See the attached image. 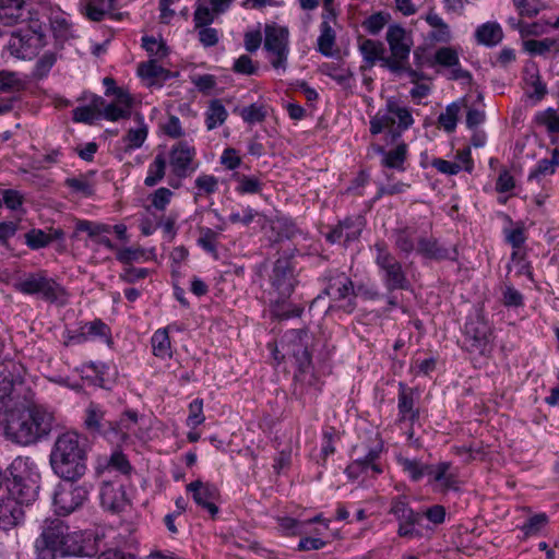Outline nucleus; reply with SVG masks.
Listing matches in <instances>:
<instances>
[{
  "mask_svg": "<svg viewBox=\"0 0 559 559\" xmlns=\"http://www.w3.org/2000/svg\"><path fill=\"white\" fill-rule=\"evenodd\" d=\"M103 535L70 531L60 519L44 522L43 532L36 539L39 559H53L56 556H94L99 549Z\"/></svg>",
  "mask_w": 559,
  "mask_h": 559,
  "instance_id": "obj_1",
  "label": "nucleus"
},
{
  "mask_svg": "<svg viewBox=\"0 0 559 559\" xmlns=\"http://www.w3.org/2000/svg\"><path fill=\"white\" fill-rule=\"evenodd\" d=\"M55 421L53 413L41 405H26L24 401L4 418V433L11 441L28 445L48 436Z\"/></svg>",
  "mask_w": 559,
  "mask_h": 559,
  "instance_id": "obj_2",
  "label": "nucleus"
},
{
  "mask_svg": "<svg viewBox=\"0 0 559 559\" xmlns=\"http://www.w3.org/2000/svg\"><path fill=\"white\" fill-rule=\"evenodd\" d=\"M53 473L66 481H76L87 469L86 440L74 431L57 437L49 456Z\"/></svg>",
  "mask_w": 559,
  "mask_h": 559,
  "instance_id": "obj_3",
  "label": "nucleus"
},
{
  "mask_svg": "<svg viewBox=\"0 0 559 559\" xmlns=\"http://www.w3.org/2000/svg\"><path fill=\"white\" fill-rule=\"evenodd\" d=\"M15 288L25 295H36L49 302H67L66 289L46 272L28 273L19 280Z\"/></svg>",
  "mask_w": 559,
  "mask_h": 559,
  "instance_id": "obj_4",
  "label": "nucleus"
},
{
  "mask_svg": "<svg viewBox=\"0 0 559 559\" xmlns=\"http://www.w3.org/2000/svg\"><path fill=\"white\" fill-rule=\"evenodd\" d=\"M386 41L390 46L391 56L384 60V67L396 74L406 72L412 81H416L417 72L412 70L407 63L411 41L404 28L399 25H391L386 31Z\"/></svg>",
  "mask_w": 559,
  "mask_h": 559,
  "instance_id": "obj_5",
  "label": "nucleus"
},
{
  "mask_svg": "<svg viewBox=\"0 0 559 559\" xmlns=\"http://www.w3.org/2000/svg\"><path fill=\"white\" fill-rule=\"evenodd\" d=\"M414 123V118L412 116L411 110L401 105L396 99L389 98L385 103V107L380 109L371 119H370V132L376 135L381 133L384 130H389L396 124V134L393 136H397L401 132L411 128Z\"/></svg>",
  "mask_w": 559,
  "mask_h": 559,
  "instance_id": "obj_6",
  "label": "nucleus"
},
{
  "mask_svg": "<svg viewBox=\"0 0 559 559\" xmlns=\"http://www.w3.org/2000/svg\"><path fill=\"white\" fill-rule=\"evenodd\" d=\"M376 264L383 274V282L388 290L405 289L408 287L406 275L401 263L389 251L384 242L374 245Z\"/></svg>",
  "mask_w": 559,
  "mask_h": 559,
  "instance_id": "obj_7",
  "label": "nucleus"
},
{
  "mask_svg": "<svg viewBox=\"0 0 559 559\" xmlns=\"http://www.w3.org/2000/svg\"><path fill=\"white\" fill-rule=\"evenodd\" d=\"M90 486L67 481L59 485L53 495L55 510L59 515H68L81 508L87 500Z\"/></svg>",
  "mask_w": 559,
  "mask_h": 559,
  "instance_id": "obj_8",
  "label": "nucleus"
},
{
  "mask_svg": "<svg viewBox=\"0 0 559 559\" xmlns=\"http://www.w3.org/2000/svg\"><path fill=\"white\" fill-rule=\"evenodd\" d=\"M288 29L276 25L265 26L264 48L269 52L273 68L286 70L288 48Z\"/></svg>",
  "mask_w": 559,
  "mask_h": 559,
  "instance_id": "obj_9",
  "label": "nucleus"
},
{
  "mask_svg": "<svg viewBox=\"0 0 559 559\" xmlns=\"http://www.w3.org/2000/svg\"><path fill=\"white\" fill-rule=\"evenodd\" d=\"M271 281V295L276 304L283 302L294 292L296 280L292 263L288 259H278L273 266Z\"/></svg>",
  "mask_w": 559,
  "mask_h": 559,
  "instance_id": "obj_10",
  "label": "nucleus"
},
{
  "mask_svg": "<svg viewBox=\"0 0 559 559\" xmlns=\"http://www.w3.org/2000/svg\"><path fill=\"white\" fill-rule=\"evenodd\" d=\"M465 342L469 352L485 354L489 349L491 329L480 312H476L465 324Z\"/></svg>",
  "mask_w": 559,
  "mask_h": 559,
  "instance_id": "obj_11",
  "label": "nucleus"
},
{
  "mask_svg": "<svg viewBox=\"0 0 559 559\" xmlns=\"http://www.w3.org/2000/svg\"><path fill=\"white\" fill-rule=\"evenodd\" d=\"M310 336L307 331L293 330L285 334L283 340V349L287 355H290L298 365L300 372H306L310 369L311 355L308 350Z\"/></svg>",
  "mask_w": 559,
  "mask_h": 559,
  "instance_id": "obj_12",
  "label": "nucleus"
},
{
  "mask_svg": "<svg viewBox=\"0 0 559 559\" xmlns=\"http://www.w3.org/2000/svg\"><path fill=\"white\" fill-rule=\"evenodd\" d=\"M99 497L103 508L114 513L122 512L130 503L124 484L119 477L104 479Z\"/></svg>",
  "mask_w": 559,
  "mask_h": 559,
  "instance_id": "obj_13",
  "label": "nucleus"
},
{
  "mask_svg": "<svg viewBox=\"0 0 559 559\" xmlns=\"http://www.w3.org/2000/svg\"><path fill=\"white\" fill-rule=\"evenodd\" d=\"M45 45L39 35L20 29L12 34L7 48L11 56L25 60L34 58Z\"/></svg>",
  "mask_w": 559,
  "mask_h": 559,
  "instance_id": "obj_14",
  "label": "nucleus"
},
{
  "mask_svg": "<svg viewBox=\"0 0 559 559\" xmlns=\"http://www.w3.org/2000/svg\"><path fill=\"white\" fill-rule=\"evenodd\" d=\"M325 293L334 301H344L340 308L345 312L350 313L355 309L353 282L344 273L330 278Z\"/></svg>",
  "mask_w": 559,
  "mask_h": 559,
  "instance_id": "obj_15",
  "label": "nucleus"
},
{
  "mask_svg": "<svg viewBox=\"0 0 559 559\" xmlns=\"http://www.w3.org/2000/svg\"><path fill=\"white\" fill-rule=\"evenodd\" d=\"M187 490L192 493V498L199 507L205 509L213 518L217 514L218 508L215 502L219 492L214 485L195 480L187 485Z\"/></svg>",
  "mask_w": 559,
  "mask_h": 559,
  "instance_id": "obj_16",
  "label": "nucleus"
},
{
  "mask_svg": "<svg viewBox=\"0 0 559 559\" xmlns=\"http://www.w3.org/2000/svg\"><path fill=\"white\" fill-rule=\"evenodd\" d=\"M365 227V219L362 216H355L346 218L340 223L334 229L326 234V239L331 242H341L347 246L349 242L359 238Z\"/></svg>",
  "mask_w": 559,
  "mask_h": 559,
  "instance_id": "obj_17",
  "label": "nucleus"
},
{
  "mask_svg": "<svg viewBox=\"0 0 559 559\" xmlns=\"http://www.w3.org/2000/svg\"><path fill=\"white\" fill-rule=\"evenodd\" d=\"M195 156V150L186 142H179L170 152V166L178 177H185L189 171H193L191 167Z\"/></svg>",
  "mask_w": 559,
  "mask_h": 559,
  "instance_id": "obj_18",
  "label": "nucleus"
},
{
  "mask_svg": "<svg viewBox=\"0 0 559 559\" xmlns=\"http://www.w3.org/2000/svg\"><path fill=\"white\" fill-rule=\"evenodd\" d=\"M107 436L111 442H124L138 425V415L134 412L124 413L119 420L108 421Z\"/></svg>",
  "mask_w": 559,
  "mask_h": 559,
  "instance_id": "obj_19",
  "label": "nucleus"
},
{
  "mask_svg": "<svg viewBox=\"0 0 559 559\" xmlns=\"http://www.w3.org/2000/svg\"><path fill=\"white\" fill-rule=\"evenodd\" d=\"M133 99L123 88H115V100L105 106L103 115L109 121L128 118L131 114Z\"/></svg>",
  "mask_w": 559,
  "mask_h": 559,
  "instance_id": "obj_20",
  "label": "nucleus"
},
{
  "mask_svg": "<svg viewBox=\"0 0 559 559\" xmlns=\"http://www.w3.org/2000/svg\"><path fill=\"white\" fill-rule=\"evenodd\" d=\"M75 229L76 231L86 233L88 237L97 245H102L111 251L116 249V246L107 237V235L111 231L110 225L90 221H78Z\"/></svg>",
  "mask_w": 559,
  "mask_h": 559,
  "instance_id": "obj_21",
  "label": "nucleus"
},
{
  "mask_svg": "<svg viewBox=\"0 0 559 559\" xmlns=\"http://www.w3.org/2000/svg\"><path fill=\"white\" fill-rule=\"evenodd\" d=\"M37 485L33 480H10L8 485L9 497L16 500L22 507L29 504L37 497Z\"/></svg>",
  "mask_w": 559,
  "mask_h": 559,
  "instance_id": "obj_22",
  "label": "nucleus"
},
{
  "mask_svg": "<svg viewBox=\"0 0 559 559\" xmlns=\"http://www.w3.org/2000/svg\"><path fill=\"white\" fill-rule=\"evenodd\" d=\"M23 507L9 496L0 500V528L9 530L23 519Z\"/></svg>",
  "mask_w": 559,
  "mask_h": 559,
  "instance_id": "obj_23",
  "label": "nucleus"
},
{
  "mask_svg": "<svg viewBox=\"0 0 559 559\" xmlns=\"http://www.w3.org/2000/svg\"><path fill=\"white\" fill-rule=\"evenodd\" d=\"M94 337H100L106 343L110 342V330L104 322L99 320L85 323L81 328V332L79 334L69 337L68 343L80 344Z\"/></svg>",
  "mask_w": 559,
  "mask_h": 559,
  "instance_id": "obj_24",
  "label": "nucleus"
},
{
  "mask_svg": "<svg viewBox=\"0 0 559 559\" xmlns=\"http://www.w3.org/2000/svg\"><path fill=\"white\" fill-rule=\"evenodd\" d=\"M4 369L0 371V413L5 416L16 407L22 401L17 394L13 382L4 374Z\"/></svg>",
  "mask_w": 559,
  "mask_h": 559,
  "instance_id": "obj_25",
  "label": "nucleus"
},
{
  "mask_svg": "<svg viewBox=\"0 0 559 559\" xmlns=\"http://www.w3.org/2000/svg\"><path fill=\"white\" fill-rule=\"evenodd\" d=\"M25 243L33 250L47 247L51 241L62 239L64 233L59 228H50L48 231L31 229L25 234Z\"/></svg>",
  "mask_w": 559,
  "mask_h": 559,
  "instance_id": "obj_26",
  "label": "nucleus"
},
{
  "mask_svg": "<svg viewBox=\"0 0 559 559\" xmlns=\"http://www.w3.org/2000/svg\"><path fill=\"white\" fill-rule=\"evenodd\" d=\"M426 22L431 27L428 34V38L432 43L447 44L451 40L452 34L450 26L435 12H429L426 17Z\"/></svg>",
  "mask_w": 559,
  "mask_h": 559,
  "instance_id": "obj_27",
  "label": "nucleus"
},
{
  "mask_svg": "<svg viewBox=\"0 0 559 559\" xmlns=\"http://www.w3.org/2000/svg\"><path fill=\"white\" fill-rule=\"evenodd\" d=\"M36 465L27 456L15 457L9 466V472L12 477L11 480H33Z\"/></svg>",
  "mask_w": 559,
  "mask_h": 559,
  "instance_id": "obj_28",
  "label": "nucleus"
},
{
  "mask_svg": "<svg viewBox=\"0 0 559 559\" xmlns=\"http://www.w3.org/2000/svg\"><path fill=\"white\" fill-rule=\"evenodd\" d=\"M111 472H119L121 475H128L131 472V465L121 452H114L109 459H105V464L98 463L96 467L99 476Z\"/></svg>",
  "mask_w": 559,
  "mask_h": 559,
  "instance_id": "obj_29",
  "label": "nucleus"
},
{
  "mask_svg": "<svg viewBox=\"0 0 559 559\" xmlns=\"http://www.w3.org/2000/svg\"><path fill=\"white\" fill-rule=\"evenodd\" d=\"M417 252L429 259L442 260L451 258L453 250L441 247L433 238H420Z\"/></svg>",
  "mask_w": 559,
  "mask_h": 559,
  "instance_id": "obj_30",
  "label": "nucleus"
},
{
  "mask_svg": "<svg viewBox=\"0 0 559 559\" xmlns=\"http://www.w3.org/2000/svg\"><path fill=\"white\" fill-rule=\"evenodd\" d=\"M25 2L23 0H1L0 20L7 25H13L24 15Z\"/></svg>",
  "mask_w": 559,
  "mask_h": 559,
  "instance_id": "obj_31",
  "label": "nucleus"
},
{
  "mask_svg": "<svg viewBox=\"0 0 559 559\" xmlns=\"http://www.w3.org/2000/svg\"><path fill=\"white\" fill-rule=\"evenodd\" d=\"M147 133V126L143 121H140L135 128H130L121 139L123 143L122 152L130 153L140 148L145 142Z\"/></svg>",
  "mask_w": 559,
  "mask_h": 559,
  "instance_id": "obj_32",
  "label": "nucleus"
},
{
  "mask_svg": "<svg viewBox=\"0 0 559 559\" xmlns=\"http://www.w3.org/2000/svg\"><path fill=\"white\" fill-rule=\"evenodd\" d=\"M204 115L206 129L214 130L227 120L228 111L222 104V100L213 99L209 103Z\"/></svg>",
  "mask_w": 559,
  "mask_h": 559,
  "instance_id": "obj_33",
  "label": "nucleus"
},
{
  "mask_svg": "<svg viewBox=\"0 0 559 559\" xmlns=\"http://www.w3.org/2000/svg\"><path fill=\"white\" fill-rule=\"evenodd\" d=\"M475 36L479 44L496 46L501 41L503 33L499 24L487 22L476 29Z\"/></svg>",
  "mask_w": 559,
  "mask_h": 559,
  "instance_id": "obj_34",
  "label": "nucleus"
},
{
  "mask_svg": "<svg viewBox=\"0 0 559 559\" xmlns=\"http://www.w3.org/2000/svg\"><path fill=\"white\" fill-rule=\"evenodd\" d=\"M359 50L364 57V59L369 63V66H373L376 61H381V66L384 67V47L380 41H376L372 39H364L359 44Z\"/></svg>",
  "mask_w": 559,
  "mask_h": 559,
  "instance_id": "obj_35",
  "label": "nucleus"
},
{
  "mask_svg": "<svg viewBox=\"0 0 559 559\" xmlns=\"http://www.w3.org/2000/svg\"><path fill=\"white\" fill-rule=\"evenodd\" d=\"M154 356L160 359L171 358L173 348L168 335V329H158L151 340Z\"/></svg>",
  "mask_w": 559,
  "mask_h": 559,
  "instance_id": "obj_36",
  "label": "nucleus"
},
{
  "mask_svg": "<svg viewBox=\"0 0 559 559\" xmlns=\"http://www.w3.org/2000/svg\"><path fill=\"white\" fill-rule=\"evenodd\" d=\"M399 412L401 420L414 421L418 417V412L414 408L413 393L404 384H400Z\"/></svg>",
  "mask_w": 559,
  "mask_h": 559,
  "instance_id": "obj_37",
  "label": "nucleus"
},
{
  "mask_svg": "<svg viewBox=\"0 0 559 559\" xmlns=\"http://www.w3.org/2000/svg\"><path fill=\"white\" fill-rule=\"evenodd\" d=\"M104 417L105 413L104 411L94 403H91L88 407L86 408V417H85V427L90 431L103 433L104 436H107V430L104 425Z\"/></svg>",
  "mask_w": 559,
  "mask_h": 559,
  "instance_id": "obj_38",
  "label": "nucleus"
},
{
  "mask_svg": "<svg viewBox=\"0 0 559 559\" xmlns=\"http://www.w3.org/2000/svg\"><path fill=\"white\" fill-rule=\"evenodd\" d=\"M558 166L559 150L555 148L550 159L545 158L538 162L536 168L530 173L528 180L539 182L542 178L552 175Z\"/></svg>",
  "mask_w": 559,
  "mask_h": 559,
  "instance_id": "obj_39",
  "label": "nucleus"
},
{
  "mask_svg": "<svg viewBox=\"0 0 559 559\" xmlns=\"http://www.w3.org/2000/svg\"><path fill=\"white\" fill-rule=\"evenodd\" d=\"M218 178L209 174H201L194 180V199L209 198L218 190Z\"/></svg>",
  "mask_w": 559,
  "mask_h": 559,
  "instance_id": "obj_40",
  "label": "nucleus"
},
{
  "mask_svg": "<svg viewBox=\"0 0 559 559\" xmlns=\"http://www.w3.org/2000/svg\"><path fill=\"white\" fill-rule=\"evenodd\" d=\"M382 166L388 168H394L397 170H404V162L407 154V145L404 143L399 144L395 148L382 152Z\"/></svg>",
  "mask_w": 559,
  "mask_h": 559,
  "instance_id": "obj_41",
  "label": "nucleus"
},
{
  "mask_svg": "<svg viewBox=\"0 0 559 559\" xmlns=\"http://www.w3.org/2000/svg\"><path fill=\"white\" fill-rule=\"evenodd\" d=\"M450 463L441 462L437 465H428L426 468V475L431 480L440 483L443 487L449 488L453 483L454 476L450 473Z\"/></svg>",
  "mask_w": 559,
  "mask_h": 559,
  "instance_id": "obj_42",
  "label": "nucleus"
},
{
  "mask_svg": "<svg viewBox=\"0 0 559 559\" xmlns=\"http://www.w3.org/2000/svg\"><path fill=\"white\" fill-rule=\"evenodd\" d=\"M389 513L394 515L397 522L403 520H409L411 518L420 515V513L415 512L409 507L406 496H397L393 498L391 501Z\"/></svg>",
  "mask_w": 559,
  "mask_h": 559,
  "instance_id": "obj_43",
  "label": "nucleus"
},
{
  "mask_svg": "<svg viewBox=\"0 0 559 559\" xmlns=\"http://www.w3.org/2000/svg\"><path fill=\"white\" fill-rule=\"evenodd\" d=\"M507 239L514 248H516L512 253L511 262L519 266L518 273H522L527 269V265L523 263V255L520 251V246L525 241L524 234L521 229H513L508 234Z\"/></svg>",
  "mask_w": 559,
  "mask_h": 559,
  "instance_id": "obj_44",
  "label": "nucleus"
},
{
  "mask_svg": "<svg viewBox=\"0 0 559 559\" xmlns=\"http://www.w3.org/2000/svg\"><path fill=\"white\" fill-rule=\"evenodd\" d=\"M159 59H152L143 62L138 68V73L144 79L166 80L169 76V71L158 63Z\"/></svg>",
  "mask_w": 559,
  "mask_h": 559,
  "instance_id": "obj_45",
  "label": "nucleus"
},
{
  "mask_svg": "<svg viewBox=\"0 0 559 559\" xmlns=\"http://www.w3.org/2000/svg\"><path fill=\"white\" fill-rule=\"evenodd\" d=\"M112 251L116 252V258L119 262L128 265L133 262L146 261L148 259L146 251L141 247H116Z\"/></svg>",
  "mask_w": 559,
  "mask_h": 559,
  "instance_id": "obj_46",
  "label": "nucleus"
},
{
  "mask_svg": "<svg viewBox=\"0 0 559 559\" xmlns=\"http://www.w3.org/2000/svg\"><path fill=\"white\" fill-rule=\"evenodd\" d=\"M166 160L163 155H157L154 162L150 165L147 176L144 183L147 187L157 185L165 176Z\"/></svg>",
  "mask_w": 559,
  "mask_h": 559,
  "instance_id": "obj_47",
  "label": "nucleus"
},
{
  "mask_svg": "<svg viewBox=\"0 0 559 559\" xmlns=\"http://www.w3.org/2000/svg\"><path fill=\"white\" fill-rule=\"evenodd\" d=\"M526 51L535 55H543L547 51H559V40L551 38H544L542 40L530 39L524 41Z\"/></svg>",
  "mask_w": 559,
  "mask_h": 559,
  "instance_id": "obj_48",
  "label": "nucleus"
},
{
  "mask_svg": "<svg viewBox=\"0 0 559 559\" xmlns=\"http://www.w3.org/2000/svg\"><path fill=\"white\" fill-rule=\"evenodd\" d=\"M460 109L461 107L457 103H452L439 116V123L447 132L450 133L455 130Z\"/></svg>",
  "mask_w": 559,
  "mask_h": 559,
  "instance_id": "obj_49",
  "label": "nucleus"
},
{
  "mask_svg": "<svg viewBox=\"0 0 559 559\" xmlns=\"http://www.w3.org/2000/svg\"><path fill=\"white\" fill-rule=\"evenodd\" d=\"M320 36L318 38L319 50L325 55L330 56L332 52V48L335 43V33L331 25L321 24L320 25Z\"/></svg>",
  "mask_w": 559,
  "mask_h": 559,
  "instance_id": "obj_50",
  "label": "nucleus"
},
{
  "mask_svg": "<svg viewBox=\"0 0 559 559\" xmlns=\"http://www.w3.org/2000/svg\"><path fill=\"white\" fill-rule=\"evenodd\" d=\"M143 47L154 59H163L168 55V48L163 39H156L152 36L143 37Z\"/></svg>",
  "mask_w": 559,
  "mask_h": 559,
  "instance_id": "obj_51",
  "label": "nucleus"
},
{
  "mask_svg": "<svg viewBox=\"0 0 559 559\" xmlns=\"http://www.w3.org/2000/svg\"><path fill=\"white\" fill-rule=\"evenodd\" d=\"M241 118L248 123L262 122L266 117V107L264 105L252 104L240 110Z\"/></svg>",
  "mask_w": 559,
  "mask_h": 559,
  "instance_id": "obj_52",
  "label": "nucleus"
},
{
  "mask_svg": "<svg viewBox=\"0 0 559 559\" xmlns=\"http://www.w3.org/2000/svg\"><path fill=\"white\" fill-rule=\"evenodd\" d=\"M84 9L86 16L95 22L102 21L108 15L104 0H85Z\"/></svg>",
  "mask_w": 559,
  "mask_h": 559,
  "instance_id": "obj_53",
  "label": "nucleus"
},
{
  "mask_svg": "<svg viewBox=\"0 0 559 559\" xmlns=\"http://www.w3.org/2000/svg\"><path fill=\"white\" fill-rule=\"evenodd\" d=\"M435 60L438 64L443 67H456L459 66L457 51L452 47H442L436 51Z\"/></svg>",
  "mask_w": 559,
  "mask_h": 559,
  "instance_id": "obj_54",
  "label": "nucleus"
},
{
  "mask_svg": "<svg viewBox=\"0 0 559 559\" xmlns=\"http://www.w3.org/2000/svg\"><path fill=\"white\" fill-rule=\"evenodd\" d=\"M205 416L203 414V401L197 399L189 404V416L187 418V426L195 428L203 424Z\"/></svg>",
  "mask_w": 559,
  "mask_h": 559,
  "instance_id": "obj_55",
  "label": "nucleus"
},
{
  "mask_svg": "<svg viewBox=\"0 0 559 559\" xmlns=\"http://www.w3.org/2000/svg\"><path fill=\"white\" fill-rule=\"evenodd\" d=\"M238 186L236 188L237 192L240 194H253L259 193L261 191V182L255 177H248L245 175H237Z\"/></svg>",
  "mask_w": 559,
  "mask_h": 559,
  "instance_id": "obj_56",
  "label": "nucleus"
},
{
  "mask_svg": "<svg viewBox=\"0 0 559 559\" xmlns=\"http://www.w3.org/2000/svg\"><path fill=\"white\" fill-rule=\"evenodd\" d=\"M537 123L546 127L549 132H559V115L555 109H547L536 115Z\"/></svg>",
  "mask_w": 559,
  "mask_h": 559,
  "instance_id": "obj_57",
  "label": "nucleus"
},
{
  "mask_svg": "<svg viewBox=\"0 0 559 559\" xmlns=\"http://www.w3.org/2000/svg\"><path fill=\"white\" fill-rule=\"evenodd\" d=\"M399 462L414 481H418L424 475H426V468L428 465L420 464L416 460H409L406 457H401Z\"/></svg>",
  "mask_w": 559,
  "mask_h": 559,
  "instance_id": "obj_58",
  "label": "nucleus"
},
{
  "mask_svg": "<svg viewBox=\"0 0 559 559\" xmlns=\"http://www.w3.org/2000/svg\"><path fill=\"white\" fill-rule=\"evenodd\" d=\"M421 514L411 518L409 520H403L399 522L397 535L404 538L419 537L420 532L415 528V525L419 524Z\"/></svg>",
  "mask_w": 559,
  "mask_h": 559,
  "instance_id": "obj_59",
  "label": "nucleus"
},
{
  "mask_svg": "<svg viewBox=\"0 0 559 559\" xmlns=\"http://www.w3.org/2000/svg\"><path fill=\"white\" fill-rule=\"evenodd\" d=\"M513 4L521 15L535 16L544 9V4L539 0H513Z\"/></svg>",
  "mask_w": 559,
  "mask_h": 559,
  "instance_id": "obj_60",
  "label": "nucleus"
},
{
  "mask_svg": "<svg viewBox=\"0 0 559 559\" xmlns=\"http://www.w3.org/2000/svg\"><path fill=\"white\" fill-rule=\"evenodd\" d=\"M379 456L378 450H371L361 462H364V476L365 477H374L382 473L381 466L376 462Z\"/></svg>",
  "mask_w": 559,
  "mask_h": 559,
  "instance_id": "obj_61",
  "label": "nucleus"
},
{
  "mask_svg": "<svg viewBox=\"0 0 559 559\" xmlns=\"http://www.w3.org/2000/svg\"><path fill=\"white\" fill-rule=\"evenodd\" d=\"M548 518L545 513L536 514L528 519L522 526V531L526 536L536 535L547 524Z\"/></svg>",
  "mask_w": 559,
  "mask_h": 559,
  "instance_id": "obj_62",
  "label": "nucleus"
},
{
  "mask_svg": "<svg viewBox=\"0 0 559 559\" xmlns=\"http://www.w3.org/2000/svg\"><path fill=\"white\" fill-rule=\"evenodd\" d=\"M22 86L21 80L13 72L1 71L0 72V91L11 92L17 91Z\"/></svg>",
  "mask_w": 559,
  "mask_h": 559,
  "instance_id": "obj_63",
  "label": "nucleus"
},
{
  "mask_svg": "<svg viewBox=\"0 0 559 559\" xmlns=\"http://www.w3.org/2000/svg\"><path fill=\"white\" fill-rule=\"evenodd\" d=\"M234 71L240 74L252 75L258 71V67L253 63L252 59L247 56H240L234 63Z\"/></svg>",
  "mask_w": 559,
  "mask_h": 559,
  "instance_id": "obj_64",
  "label": "nucleus"
}]
</instances>
